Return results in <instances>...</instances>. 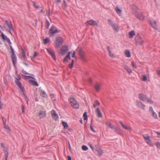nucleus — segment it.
<instances>
[{
    "mask_svg": "<svg viewBox=\"0 0 160 160\" xmlns=\"http://www.w3.org/2000/svg\"><path fill=\"white\" fill-rule=\"evenodd\" d=\"M11 49L12 54L11 55V58L12 60V63L15 66V64L16 63L17 61V58L16 54L15 53L14 50L13 49L11 45L9 46Z\"/></svg>",
    "mask_w": 160,
    "mask_h": 160,
    "instance_id": "nucleus-1",
    "label": "nucleus"
},
{
    "mask_svg": "<svg viewBox=\"0 0 160 160\" xmlns=\"http://www.w3.org/2000/svg\"><path fill=\"white\" fill-rule=\"evenodd\" d=\"M68 100L71 105L74 108H79L78 103L73 98H68Z\"/></svg>",
    "mask_w": 160,
    "mask_h": 160,
    "instance_id": "nucleus-2",
    "label": "nucleus"
},
{
    "mask_svg": "<svg viewBox=\"0 0 160 160\" xmlns=\"http://www.w3.org/2000/svg\"><path fill=\"white\" fill-rule=\"evenodd\" d=\"M135 40L136 41V43L137 45L142 46L144 43V41L139 35L136 36L135 38Z\"/></svg>",
    "mask_w": 160,
    "mask_h": 160,
    "instance_id": "nucleus-3",
    "label": "nucleus"
},
{
    "mask_svg": "<svg viewBox=\"0 0 160 160\" xmlns=\"http://www.w3.org/2000/svg\"><path fill=\"white\" fill-rule=\"evenodd\" d=\"M58 30L56 27L54 26H52L49 32V34L50 37L53 36L54 34L57 33Z\"/></svg>",
    "mask_w": 160,
    "mask_h": 160,
    "instance_id": "nucleus-4",
    "label": "nucleus"
},
{
    "mask_svg": "<svg viewBox=\"0 0 160 160\" xmlns=\"http://www.w3.org/2000/svg\"><path fill=\"white\" fill-rule=\"evenodd\" d=\"M85 24L86 26L91 25H95L98 26V23L95 20H90L89 21L86 22Z\"/></svg>",
    "mask_w": 160,
    "mask_h": 160,
    "instance_id": "nucleus-5",
    "label": "nucleus"
},
{
    "mask_svg": "<svg viewBox=\"0 0 160 160\" xmlns=\"http://www.w3.org/2000/svg\"><path fill=\"white\" fill-rule=\"evenodd\" d=\"M55 44L57 48L59 47L62 43V39L61 37H57L55 42Z\"/></svg>",
    "mask_w": 160,
    "mask_h": 160,
    "instance_id": "nucleus-6",
    "label": "nucleus"
},
{
    "mask_svg": "<svg viewBox=\"0 0 160 160\" xmlns=\"http://www.w3.org/2000/svg\"><path fill=\"white\" fill-rule=\"evenodd\" d=\"M148 97L146 95L142 93L138 94V98L142 101L144 102L146 101V100Z\"/></svg>",
    "mask_w": 160,
    "mask_h": 160,
    "instance_id": "nucleus-7",
    "label": "nucleus"
},
{
    "mask_svg": "<svg viewBox=\"0 0 160 160\" xmlns=\"http://www.w3.org/2000/svg\"><path fill=\"white\" fill-rule=\"evenodd\" d=\"M47 50L48 53L51 55L52 57L55 60L56 59V58L54 52L49 48H47Z\"/></svg>",
    "mask_w": 160,
    "mask_h": 160,
    "instance_id": "nucleus-8",
    "label": "nucleus"
},
{
    "mask_svg": "<svg viewBox=\"0 0 160 160\" xmlns=\"http://www.w3.org/2000/svg\"><path fill=\"white\" fill-rule=\"evenodd\" d=\"M15 82L16 85L22 91V92H24V88L22 87V84L21 82L16 78H15Z\"/></svg>",
    "mask_w": 160,
    "mask_h": 160,
    "instance_id": "nucleus-9",
    "label": "nucleus"
},
{
    "mask_svg": "<svg viewBox=\"0 0 160 160\" xmlns=\"http://www.w3.org/2000/svg\"><path fill=\"white\" fill-rule=\"evenodd\" d=\"M79 54L82 60L84 61L86 60L85 57V52L82 49L79 50Z\"/></svg>",
    "mask_w": 160,
    "mask_h": 160,
    "instance_id": "nucleus-10",
    "label": "nucleus"
},
{
    "mask_svg": "<svg viewBox=\"0 0 160 160\" xmlns=\"http://www.w3.org/2000/svg\"><path fill=\"white\" fill-rule=\"evenodd\" d=\"M149 21L152 27L155 29L157 30V24L156 22L153 19H149Z\"/></svg>",
    "mask_w": 160,
    "mask_h": 160,
    "instance_id": "nucleus-11",
    "label": "nucleus"
},
{
    "mask_svg": "<svg viewBox=\"0 0 160 160\" xmlns=\"http://www.w3.org/2000/svg\"><path fill=\"white\" fill-rule=\"evenodd\" d=\"M5 23L7 24L10 31L13 30L12 24L10 21H9L7 20H6L5 21Z\"/></svg>",
    "mask_w": 160,
    "mask_h": 160,
    "instance_id": "nucleus-12",
    "label": "nucleus"
},
{
    "mask_svg": "<svg viewBox=\"0 0 160 160\" xmlns=\"http://www.w3.org/2000/svg\"><path fill=\"white\" fill-rule=\"evenodd\" d=\"M143 137L147 143L149 144L151 146H152V145L151 141L149 138V136L148 135H143Z\"/></svg>",
    "mask_w": 160,
    "mask_h": 160,
    "instance_id": "nucleus-13",
    "label": "nucleus"
},
{
    "mask_svg": "<svg viewBox=\"0 0 160 160\" xmlns=\"http://www.w3.org/2000/svg\"><path fill=\"white\" fill-rule=\"evenodd\" d=\"M136 104L138 107L144 110L145 106L144 104H143L141 102L137 101Z\"/></svg>",
    "mask_w": 160,
    "mask_h": 160,
    "instance_id": "nucleus-14",
    "label": "nucleus"
},
{
    "mask_svg": "<svg viewBox=\"0 0 160 160\" xmlns=\"http://www.w3.org/2000/svg\"><path fill=\"white\" fill-rule=\"evenodd\" d=\"M51 115L53 118L57 120L58 118V114L56 113V111L54 110H52L51 112Z\"/></svg>",
    "mask_w": 160,
    "mask_h": 160,
    "instance_id": "nucleus-15",
    "label": "nucleus"
},
{
    "mask_svg": "<svg viewBox=\"0 0 160 160\" xmlns=\"http://www.w3.org/2000/svg\"><path fill=\"white\" fill-rule=\"evenodd\" d=\"M38 115L40 118H43L46 117V112L44 111L40 110L39 112Z\"/></svg>",
    "mask_w": 160,
    "mask_h": 160,
    "instance_id": "nucleus-16",
    "label": "nucleus"
},
{
    "mask_svg": "<svg viewBox=\"0 0 160 160\" xmlns=\"http://www.w3.org/2000/svg\"><path fill=\"white\" fill-rule=\"evenodd\" d=\"M135 15L140 20H142L144 19V16L140 12H137L135 14Z\"/></svg>",
    "mask_w": 160,
    "mask_h": 160,
    "instance_id": "nucleus-17",
    "label": "nucleus"
},
{
    "mask_svg": "<svg viewBox=\"0 0 160 160\" xmlns=\"http://www.w3.org/2000/svg\"><path fill=\"white\" fill-rule=\"evenodd\" d=\"M119 122L122 127L124 129L130 131L132 130V128L130 127H128L127 125H124L121 121H119Z\"/></svg>",
    "mask_w": 160,
    "mask_h": 160,
    "instance_id": "nucleus-18",
    "label": "nucleus"
},
{
    "mask_svg": "<svg viewBox=\"0 0 160 160\" xmlns=\"http://www.w3.org/2000/svg\"><path fill=\"white\" fill-rule=\"evenodd\" d=\"M68 47L67 46H63L61 49L62 53L64 55L68 51Z\"/></svg>",
    "mask_w": 160,
    "mask_h": 160,
    "instance_id": "nucleus-19",
    "label": "nucleus"
},
{
    "mask_svg": "<svg viewBox=\"0 0 160 160\" xmlns=\"http://www.w3.org/2000/svg\"><path fill=\"white\" fill-rule=\"evenodd\" d=\"M111 27L116 33H117L118 32L119 28L118 25H116L115 23L113 24V25H112Z\"/></svg>",
    "mask_w": 160,
    "mask_h": 160,
    "instance_id": "nucleus-20",
    "label": "nucleus"
},
{
    "mask_svg": "<svg viewBox=\"0 0 160 160\" xmlns=\"http://www.w3.org/2000/svg\"><path fill=\"white\" fill-rule=\"evenodd\" d=\"M123 68L125 70H127V72L129 74H130L132 73V70L130 68H129V67L128 66L126 65H123Z\"/></svg>",
    "mask_w": 160,
    "mask_h": 160,
    "instance_id": "nucleus-21",
    "label": "nucleus"
},
{
    "mask_svg": "<svg viewBox=\"0 0 160 160\" xmlns=\"http://www.w3.org/2000/svg\"><path fill=\"white\" fill-rule=\"evenodd\" d=\"M101 85L99 83H97L94 85V88L96 89V90L98 92L101 89Z\"/></svg>",
    "mask_w": 160,
    "mask_h": 160,
    "instance_id": "nucleus-22",
    "label": "nucleus"
},
{
    "mask_svg": "<svg viewBox=\"0 0 160 160\" xmlns=\"http://www.w3.org/2000/svg\"><path fill=\"white\" fill-rule=\"evenodd\" d=\"M96 112L97 114V116L98 118H101L102 117V115L101 112V111L99 108L96 109Z\"/></svg>",
    "mask_w": 160,
    "mask_h": 160,
    "instance_id": "nucleus-23",
    "label": "nucleus"
},
{
    "mask_svg": "<svg viewBox=\"0 0 160 160\" xmlns=\"http://www.w3.org/2000/svg\"><path fill=\"white\" fill-rule=\"evenodd\" d=\"M3 127L5 129L6 131L8 133H10L11 132V130L10 128L6 124L3 125Z\"/></svg>",
    "mask_w": 160,
    "mask_h": 160,
    "instance_id": "nucleus-24",
    "label": "nucleus"
},
{
    "mask_svg": "<svg viewBox=\"0 0 160 160\" xmlns=\"http://www.w3.org/2000/svg\"><path fill=\"white\" fill-rule=\"evenodd\" d=\"M114 131L118 133H120V129L117 127H115L114 126H112V128H111Z\"/></svg>",
    "mask_w": 160,
    "mask_h": 160,
    "instance_id": "nucleus-25",
    "label": "nucleus"
},
{
    "mask_svg": "<svg viewBox=\"0 0 160 160\" xmlns=\"http://www.w3.org/2000/svg\"><path fill=\"white\" fill-rule=\"evenodd\" d=\"M129 38H132L135 35V34L134 31L132 30L129 32Z\"/></svg>",
    "mask_w": 160,
    "mask_h": 160,
    "instance_id": "nucleus-26",
    "label": "nucleus"
},
{
    "mask_svg": "<svg viewBox=\"0 0 160 160\" xmlns=\"http://www.w3.org/2000/svg\"><path fill=\"white\" fill-rule=\"evenodd\" d=\"M110 47L109 46H108L107 47L108 50L109 52V55L110 56L111 58H113L114 57V55L112 53L111 50L110 49Z\"/></svg>",
    "mask_w": 160,
    "mask_h": 160,
    "instance_id": "nucleus-27",
    "label": "nucleus"
},
{
    "mask_svg": "<svg viewBox=\"0 0 160 160\" xmlns=\"http://www.w3.org/2000/svg\"><path fill=\"white\" fill-rule=\"evenodd\" d=\"M125 54L127 57L129 58L131 57L130 52L128 50H125Z\"/></svg>",
    "mask_w": 160,
    "mask_h": 160,
    "instance_id": "nucleus-28",
    "label": "nucleus"
},
{
    "mask_svg": "<svg viewBox=\"0 0 160 160\" xmlns=\"http://www.w3.org/2000/svg\"><path fill=\"white\" fill-rule=\"evenodd\" d=\"M115 10L117 13L119 15H120L122 12V10L119 9L118 6H117Z\"/></svg>",
    "mask_w": 160,
    "mask_h": 160,
    "instance_id": "nucleus-29",
    "label": "nucleus"
},
{
    "mask_svg": "<svg viewBox=\"0 0 160 160\" xmlns=\"http://www.w3.org/2000/svg\"><path fill=\"white\" fill-rule=\"evenodd\" d=\"M62 124L63 126L64 127V129H67L68 127V123L64 121H62Z\"/></svg>",
    "mask_w": 160,
    "mask_h": 160,
    "instance_id": "nucleus-30",
    "label": "nucleus"
},
{
    "mask_svg": "<svg viewBox=\"0 0 160 160\" xmlns=\"http://www.w3.org/2000/svg\"><path fill=\"white\" fill-rule=\"evenodd\" d=\"M29 81L32 82V84L34 86H38V84L37 82L34 80H30Z\"/></svg>",
    "mask_w": 160,
    "mask_h": 160,
    "instance_id": "nucleus-31",
    "label": "nucleus"
},
{
    "mask_svg": "<svg viewBox=\"0 0 160 160\" xmlns=\"http://www.w3.org/2000/svg\"><path fill=\"white\" fill-rule=\"evenodd\" d=\"M40 95L42 97H46L47 96V94L46 92L43 90L41 91Z\"/></svg>",
    "mask_w": 160,
    "mask_h": 160,
    "instance_id": "nucleus-32",
    "label": "nucleus"
},
{
    "mask_svg": "<svg viewBox=\"0 0 160 160\" xmlns=\"http://www.w3.org/2000/svg\"><path fill=\"white\" fill-rule=\"evenodd\" d=\"M152 114V116L154 118L156 119L158 118V116L156 113L154 111L151 112Z\"/></svg>",
    "mask_w": 160,
    "mask_h": 160,
    "instance_id": "nucleus-33",
    "label": "nucleus"
},
{
    "mask_svg": "<svg viewBox=\"0 0 160 160\" xmlns=\"http://www.w3.org/2000/svg\"><path fill=\"white\" fill-rule=\"evenodd\" d=\"M100 103L98 102V101L97 100H96L95 101V103L93 104V107L95 108L96 107L97 105H100Z\"/></svg>",
    "mask_w": 160,
    "mask_h": 160,
    "instance_id": "nucleus-34",
    "label": "nucleus"
},
{
    "mask_svg": "<svg viewBox=\"0 0 160 160\" xmlns=\"http://www.w3.org/2000/svg\"><path fill=\"white\" fill-rule=\"evenodd\" d=\"M1 36L3 39L4 40L7 41V40L9 38L7 36H5L3 33H2Z\"/></svg>",
    "mask_w": 160,
    "mask_h": 160,
    "instance_id": "nucleus-35",
    "label": "nucleus"
},
{
    "mask_svg": "<svg viewBox=\"0 0 160 160\" xmlns=\"http://www.w3.org/2000/svg\"><path fill=\"white\" fill-rule=\"evenodd\" d=\"M97 152L98 154L100 156L103 153V151L102 149L100 148L98 149L97 150Z\"/></svg>",
    "mask_w": 160,
    "mask_h": 160,
    "instance_id": "nucleus-36",
    "label": "nucleus"
},
{
    "mask_svg": "<svg viewBox=\"0 0 160 160\" xmlns=\"http://www.w3.org/2000/svg\"><path fill=\"white\" fill-rule=\"evenodd\" d=\"M108 21L111 26H112V25H113V24H114V23H115L113 21H112L111 19H108Z\"/></svg>",
    "mask_w": 160,
    "mask_h": 160,
    "instance_id": "nucleus-37",
    "label": "nucleus"
},
{
    "mask_svg": "<svg viewBox=\"0 0 160 160\" xmlns=\"http://www.w3.org/2000/svg\"><path fill=\"white\" fill-rule=\"evenodd\" d=\"M146 101L148 102L149 103L151 104H153V102L152 100L151 99L149 98L148 97L147 98V99L146 100Z\"/></svg>",
    "mask_w": 160,
    "mask_h": 160,
    "instance_id": "nucleus-38",
    "label": "nucleus"
},
{
    "mask_svg": "<svg viewBox=\"0 0 160 160\" xmlns=\"http://www.w3.org/2000/svg\"><path fill=\"white\" fill-rule=\"evenodd\" d=\"M106 125L109 127L110 128H112V126H113L111 123L110 122H106Z\"/></svg>",
    "mask_w": 160,
    "mask_h": 160,
    "instance_id": "nucleus-39",
    "label": "nucleus"
},
{
    "mask_svg": "<svg viewBox=\"0 0 160 160\" xmlns=\"http://www.w3.org/2000/svg\"><path fill=\"white\" fill-rule=\"evenodd\" d=\"M2 121L3 124L4 125L6 124V119L3 116H2Z\"/></svg>",
    "mask_w": 160,
    "mask_h": 160,
    "instance_id": "nucleus-40",
    "label": "nucleus"
},
{
    "mask_svg": "<svg viewBox=\"0 0 160 160\" xmlns=\"http://www.w3.org/2000/svg\"><path fill=\"white\" fill-rule=\"evenodd\" d=\"M82 148L83 150L85 151H87L88 149V148L85 145H82Z\"/></svg>",
    "mask_w": 160,
    "mask_h": 160,
    "instance_id": "nucleus-41",
    "label": "nucleus"
},
{
    "mask_svg": "<svg viewBox=\"0 0 160 160\" xmlns=\"http://www.w3.org/2000/svg\"><path fill=\"white\" fill-rule=\"evenodd\" d=\"M43 42L45 44H47L49 42V38H46L43 39Z\"/></svg>",
    "mask_w": 160,
    "mask_h": 160,
    "instance_id": "nucleus-42",
    "label": "nucleus"
},
{
    "mask_svg": "<svg viewBox=\"0 0 160 160\" xmlns=\"http://www.w3.org/2000/svg\"><path fill=\"white\" fill-rule=\"evenodd\" d=\"M45 27L47 28H48L50 25V23L48 20H47L45 23Z\"/></svg>",
    "mask_w": 160,
    "mask_h": 160,
    "instance_id": "nucleus-43",
    "label": "nucleus"
},
{
    "mask_svg": "<svg viewBox=\"0 0 160 160\" xmlns=\"http://www.w3.org/2000/svg\"><path fill=\"white\" fill-rule=\"evenodd\" d=\"M22 56L24 58H26L25 52L23 49L22 50Z\"/></svg>",
    "mask_w": 160,
    "mask_h": 160,
    "instance_id": "nucleus-44",
    "label": "nucleus"
},
{
    "mask_svg": "<svg viewBox=\"0 0 160 160\" xmlns=\"http://www.w3.org/2000/svg\"><path fill=\"white\" fill-rule=\"evenodd\" d=\"M83 116L84 117V120H87L88 119L87 113L86 112H84Z\"/></svg>",
    "mask_w": 160,
    "mask_h": 160,
    "instance_id": "nucleus-45",
    "label": "nucleus"
},
{
    "mask_svg": "<svg viewBox=\"0 0 160 160\" xmlns=\"http://www.w3.org/2000/svg\"><path fill=\"white\" fill-rule=\"evenodd\" d=\"M142 80L143 81H146L147 80V76L145 75L142 76Z\"/></svg>",
    "mask_w": 160,
    "mask_h": 160,
    "instance_id": "nucleus-46",
    "label": "nucleus"
},
{
    "mask_svg": "<svg viewBox=\"0 0 160 160\" xmlns=\"http://www.w3.org/2000/svg\"><path fill=\"white\" fill-rule=\"evenodd\" d=\"M8 152H5V160H7V158L8 157Z\"/></svg>",
    "mask_w": 160,
    "mask_h": 160,
    "instance_id": "nucleus-47",
    "label": "nucleus"
},
{
    "mask_svg": "<svg viewBox=\"0 0 160 160\" xmlns=\"http://www.w3.org/2000/svg\"><path fill=\"white\" fill-rule=\"evenodd\" d=\"M22 76L26 78H32L33 79H35V78L33 77H32L31 76H28L25 75H22Z\"/></svg>",
    "mask_w": 160,
    "mask_h": 160,
    "instance_id": "nucleus-48",
    "label": "nucleus"
},
{
    "mask_svg": "<svg viewBox=\"0 0 160 160\" xmlns=\"http://www.w3.org/2000/svg\"><path fill=\"white\" fill-rule=\"evenodd\" d=\"M67 57V58L68 59H71L70 58V52H69L68 53V54L65 57Z\"/></svg>",
    "mask_w": 160,
    "mask_h": 160,
    "instance_id": "nucleus-49",
    "label": "nucleus"
},
{
    "mask_svg": "<svg viewBox=\"0 0 160 160\" xmlns=\"http://www.w3.org/2000/svg\"><path fill=\"white\" fill-rule=\"evenodd\" d=\"M132 65L133 68H137V66H136V65H135V64L134 63V62H132Z\"/></svg>",
    "mask_w": 160,
    "mask_h": 160,
    "instance_id": "nucleus-50",
    "label": "nucleus"
},
{
    "mask_svg": "<svg viewBox=\"0 0 160 160\" xmlns=\"http://www.w3.org/2000/svg\"><path fill=\"white\" fill-rule=\"evenodd\" d=\"M21 108L22 109V112L24 113V107L23 105H21Z\"/></svg>",
    "mask_w": 160,
    "mask_h": 160,
    "instance_id": "nucleus-51",
    "label": "nucleus"
},
{
    "mask_svg": "<svg viewBox=\"0 0 160 160\" xmlns=\"http://www.w3.org/2000/svg\"><path fill=\"white\" fill-rule=\"evenodd\" d=\"M22 72L24 74L30 75L29 73L26 72L25 71L24 69L22 70Z\"/></svg>",
    "mask_w": 160,
    "mask_h": 160,
    "instance_id": "nucleus-52",
    "label": "nucleus"
},
{
    "mask_svg": "<svg viewBox=\"0 0 160 160\" xmlns=\"http://www.w3.org/2000/svg\"><path fill=\"white\" fill-rule=\"evenodd\" d=\"M90 129L92 131H93V132H95V131L94 130L93 128V127L92 126V125H90Z\"/></svg>",
    "mask_w": 160,
    "mask_h": 160,
    "instance_id": "nucleus-53",
    "label": "nucleus"
},
{
    "mask_svg": "<svg viewBox=\"0 0 160 160\" xmlns=\"http://www.w3.org/2000/svg\"><path fill=\"white\" fill-rule=\"evenodd\" d=\"M156 146L157 148L160 149V142H157L156 144Z\"/></svg>",
    "mask_w": 160,
    "mask_h": 160,
    "instance_id": "nucleus-54",
    "label": "nucleus"
},
{
    "mask_svg": "<svg viewBox=\"0 0 160 160\" xmlns=\"http://www.w3.org/2000/svg\"><path fill=\"white\" fill-rule=\"evenodd\" d=\"M149 111L151 113L154 111L153 108L152 107H149Z\"/></svg>",
    "mask_w": 160,
    "mask_h": 160,
    "instance_id": "nucleus-55",
    "label": "nucleus"
},
{
    "mask_svg": "<svg viewBox=\"0 0 160 160\" xmlns=\"http://www.w3.org/2000/svg\"><path fill=\"white\" fill-rule=\"evenodd\" d=\"M33 5L35 7V8L37 9L39 8V6L38 5H36L34 3H33Z\"/></svg>",
    "mask_w": 160,
    "mask_h": 160,
    "instance_id": "nucleus-56",
    "label": "nucleus"
},
{
    "mask_svg": "<svg viewBox=\"0 0 160 160\" xmlns=\"http://www.w3.org/2000/svg\"><path fill=\"white\" fill-rule=\"evenodd\" d=\"M73 63H71L69 64V68H72L73 66Z\"/></svg>",
    "mask_w": 160,
    "mask_h": 160,
    "instance_id": "nucleus-57",
    "label": "nucleus"
},
{
    "mask_svg": "<svg viewBox=\"0 0 160 160\" xmlns=\"http://www.w3.org/2000/svg\"><path fill=\"white\" fill-rule=\"evenodd\" d=\"M3 150L5 152H5H8L7 151V148L6 147L3 148Z\"/></svg>",
    "mask_w": 160,
    "mask_h": 160,
    "instance_id": "nucleus-58",
    "label": "nucleus"
},
{
    "mask_svg": "<svg viewBox=\"0 0 160 160\" xmlns=\"http://www.w3.org/2000/svg\"><path fill=\"white\" fill-rule=\"evenodd\" d=\"M156 72L158 75V76H160V70H157Z\"/></svg>",
    "mask_w": 160,
    "mask_h": 160,
    "instance_id": "nucleus-59",
    "label": "nucleus"
},
{
    "mask_svg": "<svg viewBox=\"0 0 160 160\" xmlns=\"http://www.w3.org/2000/svg\"><path fill=\"white\" fill-rule=\"evenodd\" d=\"M68 148L70 151H71L72 150L71 147L70 146V143L68 142Z\"/></svg>",
    "mask_w": 160,
    "mask_h": 160,
    "instance_id": "nucleus-60",
    "label": "nucleus"
},
{
    "mask_svg": "<svg viewBox=\"0 0 160 160\" xmlns=\"http://www.w3.org/2000/svg\"><path fill=\"white\" fill-rule=\"evenodd\" d=\"M89 146H90V147L91 148L92 150L93 149H94L93 147V146L90 143H89Z\"/></svg>",
    "mask_w": 160,
    "mask_h": 160,
    "instance_id": "nucleus-61",
    "label": "nucleus"
},
{
    "mask_svg": "<svg viewBox=\"0 0 160 160\" xmlns=\"http://www.w3.org/2000/svg\"><path fill=\"white\" fill-rule=\"evenodd\" d=\"M75 51H73L72 54V57H74V56H75Z\"/></svg>",
    "mask_w": 160,
    "mask_h": 160,
    "instance_id": "nucleus-62",
    "label": "nucleus"
},
{
    "mask_svg": "<svg viewBox=\"0 0 160 160\" xmlns=\"http://www.w3.org/2000/svg\"><path fill=\"white\" fill-rule=\"evenodd\" d=\"M9 44H11L12 43L10 40V39H9V38L8 39V40H7V41Z\"/></svg>",
    "mask_w": 160,
    "mask_h": 160,
    "instance_id": "nucleus-63",
    "label": "nucleus"
},
{
    "mask_svg": "<svg viewBox=\"0 0 160 160\" xmlns=\"http://www.w3.org/2000/svg\"><path fill=\"white\" fill-rule=\"evenodd\" d=\"M37 55V54L36 52H34V54H33V57H36Z\"/></svg>",
    "mask_w": 160,
    "mask_h": 160,
    "instance_id": "nucleus-64",
    "label": "nucleus"
}]
</instances>
